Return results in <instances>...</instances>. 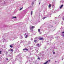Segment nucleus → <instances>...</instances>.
<instances>
[{
    "instance_id": "f257e3e1",
    "label": "nucleus",
    "mask_w": 64,
    "mask_h": 64,
    "mask_svg": "<svg viewBox=\"0 0 64 64\" xmlns=\"http://www.w3.org/2000/svg\"><path fill=\"white\" fill-rule=\"evenodd\" d=\"M35 28V26H32L30 28V30H32V29H33V28Z\"/></svg>"
},
{
    "instance_id": "f03ea898",
    "label": "nucleus",
    "mask_w": 64,
    "mask_h": 64,
    "mask_svg": "<svg viewBox=\"0 0 64 64\" xmlns=\"http://www.w3.org/2000/svg\"><path fill=\"white\" fill-rule=\"evenodd\" d=\"M23 50L24 51V50H26V51H28V49H27V48H24L23 49Z\"/></svg>"
},
{
    "instance_id": "7ed1b4c3",
    "label": "nucleus",
    "mask_w": 64,
    "mask_h": 64,
    "mask_svg": "<svg viewBox=\"0 0 64 64\" xmlns=\"http://www.w3.org/2000/svg\"><path fill=\"white\" fill-rule=\"evenodd\" d=\"M62 36L63 37H64V32H62Z\"/></svg>"
},
{
    "instance_id": "20e7f679",
    "label": "nucleus",
    "mask_w": 64,
    "mask_h": 64,
    "mask_svg": "<svg viewBox=\"0 0 64 64\" xmlns=\"http://www.w3.org/2000/svg\"><path fill=\"white\" fill-rule=\"evenodd\" d=\"M43 38H40L39 39V40H43Z\"/></svg>"
},
{
    "instance_id": "39448f33",
    "label": "nucleus",
    "mask_w": 64,
    "mask_h": 64,
    "mask_svg": "<svg viewBox=\"0 0 64 64\" xmlns=\"http://www.w3.org/2000/svg\"><path fill=\"white\" fill-rule=\"evenodd\" d=\"M63 6V5H62L61 6H60V8L61 9V8H62Z\"/></svg>"
},
{
    "instance_id": "423d86ee",
    "label": "nucleus",
    "mask_w": 64,
    "mask_h": 64,
    "mask_svg": "<svg viewBox=\"0 0 64 64\" xmlns=\"http://www.w3.org/2000/svg\"><path fill=\"white\" fill-rule=\"evenodd\" d=\"M51 7V4H50L48 6V8H50Z\"/></svg>"
},
{
    "instance_id": "0eeeda50",
    "label": "nucleus",
    "mask_w": 64,
    "mask_h": 64,
    "mask_svg": "<svg viewBox=\"0 0 64 64\" xmlns=\"http://www.w3.org/2000/svg\"><path fill=\"white\" fill-rule=\"evenodd\" d=\"M10 47L11 48H12L13 47V46H12V45H10Z\"/></svg>"
},
{
    "instance_id": "6e6552de",
    "label": "nucleus",
    "mask_w": 64,
    "mask_h": 64,
    "mask_svg": "<svg viewBox=\"0 0 64 64\" xmlns=\"http://www.w3.org/2000/svg\"><path fill=\"white\" fill-rule=\"evenodd\" d=\"M37 41L36 40H34V42H35V43H37Z\"/></svg>"
},
{
    "instance_id": "1a4fd4ad",
    "label": "nucleus",
    "mask_w": 64,
    "mask_h": 64,
    "mask_svg": "<svg viewBox=\"0 0 64 64\" xmlns=\"http://www.w3.org/2000/svg\"><path fill=\"white\" fill-rule=\"evenodd\" d=\"M38 30L39 32H40V29H38Z\"/></svg>"
},
{
    "instance_id": "9d476101",
    "label": "nucleus",
    "mask_w": 64,
    "mask_h": 64,
    "mask_svg": "<svg viewBox=\"0 0 64 64\" xmlns=\"http://www.w3.org/2000/svg\"><path fill=\"white\" fill-rule=\"evenodd\" d=\"M10 50L12 51V52H13V49H11Z\"/></svg>"
},
{
    "instance_id": "9b49d317",
    "label": "nucleus",
    "mask_w": 64,
    "mask_h": 64,
    "mask_svg": "<svg viewBox=\"0 0 64 64\" xmlns=\"http://www.w3.org/2000/svg\"><path fill=\"white\" fill-rule=\"evenodd\" d=\"M22 9H23V7H22V8H21L20 9V10H22Z\"/></svg>"
},
{
    "instance_id": "f8f14e48",
    "label": "nucleus",
    "mask_w": 64,
    "mask_h": 64,
    "mask_svg": "<svg viewBox=\"0 0 64 64\" xmlns=\"http://www.w3.org/2000/svg\"><path fill=\"white\" fill-rule=\"evenodd\" d=\"M27 37H28V34L27 35L26 37H25V38H27Z\"/></svg>"
},
{
    "instance_id": "ddd939ff",
    "label": "nucleus",
    "mask_w": 64,
    "mask_h": 64,
    "mask_svg": "<svg viewBox=\"0 0 64 64\" xmlns=\"http://www.w3.org/2000/svg\"><path fill=\"white\" fill-rule=\"evenodd\" d=\"M13 18H16V17L15 16V17H13Z\"/></svg>"
},
{
    "instance_id": "4468645a",
    "label": "nucleus",
    "mask_w": 64,
    "mask_h": 64,
    "mask_svg": "<svg viewBox=\"0 0 64 64\" xmlns=\"http://www.w3.org/2000/svg\"><path fill=\"white\" fill-rule=\"evenodd\" d=\"M32 13H33V11H32V12H31V15H32Z\"/></svg>"
},
{
    "instance_id": "2eb2a0df",
    "label": "nucleus",
    "mask_w": 64,
    "mask_h": 64,
    "mask_svg": "<svg viewBox=\"0 0 64 64\" xmlns=\"http://www.w3.org/2000/svg\"><path fill=\"white\" fill-rule=\"evenodd\" d=\"M38 59H39V60H40V58H38Z\"/></svg>"
},
{
    "instance_id": "dca6fc26",
    "label": "nucleus",
    "mask_w": 64,
    "mask_h": 64,
    "mask_svg": "<svg viewBox=\"0 0 64 64\" xmlns=\"http://www.w3.org/2000/svg\"><path fill=\"white\" fill-rule=\"evenodd\" d=\"M2 52V51H0V54H1V52Z\"/></svg>"
},
{
    "instance_id": "f3484780",
    "label": "nucleus",
    "mask_w": 64,
    "mask_h": 64,
    "mask_svg": "<svg viewBox=\"0 0 64 64\" xmlns=\"http://www.w3.org/2000/svg\"><path fill=\"white\" fill-rule=\"evenodd\" d=\"M45 18H46V17H44V18H43V19H45Z\"/></svg>"
},
{
    "instance_id": "a211bd4d",
    "label": "nucleus",
    "mask_w": 64,
    "mask_h": 64,
    "mask_svg": "<svg viewBox=\"0 0 64 64\" xmlns=\"http://www.w3.org/2000/svg\"><path fill=\"white\" fill-rule=\"evenodd\" d=\"M53 54H55V52H53Z\"/></svg>"
},
{
    "instance_id": "6ab92c4d",
    "label": "nucleus",
    "mask_w": 64,
    "mask_h": 64,
    "mask_svg": "<svg viewBox=\"0 0 64 64\" xmlns=\"http://www.w3.org/2000/svg\"><path fill=\"white\" fill-rule=\"evenodd\" d=\"M37 45L39 46V44H37Z\"/></svg>"
},
{
    "instance_id": "aec40b11",
    "label": "nucleus",
    "mask_w": 64,
    "mask_h": 64,
    "mask_svg": "<svg viewBox=\"0 0 64 64\" xmlns=\"http://www.w3.org/2000/svg\"><path fill=\"white\" fill-rule=\"evenodd\" d=\"M31 40H33V38H32L31 39Z\"/></svg>"
},
{
    "instance_id": "412c9836",
    "label": "nucleus",
    "mask_w": 64,
    "mask_h": 64,
    "mask_svg": "<svg viewBox=\"0 0 64 64\" xmlns=\"http://www.w3.org/2000/svg\"><path fill=\"white\" fill-rule=\"evenodd\" d=\"M6 60H8V58H6Z\"/></svg>"
},
{
    "instance_id": "4be33fe9",
    "label": "nucleus",
    "mask_w": 64,
    "mask_h": 64,
    "mask_svg": "<svg viewBox=\"0 0 64 64\" xmlns=\"http://www.w3.org/2000/svg\"><path fill=\"white\" fill-rule=\"evenodd\" d=\"M25 35H26V33H25Z\"/></svg>"
},
{
    "instance_id": "5701e85b",
    "label": "nucleus",
    "mask_w": 64,
    "mask_h": 64,
    "mask_svg": "<svg viewBox=\"0 0 64 64\" xmlns=\"http://www.w3.org/2000/svg\"><path fill=\"white\" fill-rule=\"evenodd\" d=\"M55 62H57V61H55Z\"/></svg>"
},
{
    "instance_id": "b1692460",
    "label": "nucleus",
    "mask_w": 64,
    "mask_h": 64,
    "mask_svg": "<svg viewBox=\"0 0 64 64\" xmlns=\"http://www.w3.org/2000/svg\"><path fill=\"white\" fill-rule=\"evenodd\" d=\"M54 5H52V7H54Z\"/></svg>"
},
{
    "instance_id": "393cba45",
    "label": "nucleus",
    "mask_w": 64,
    "mask_h": 64,
    "mask_svg": "<svg viewBox=\"0 0 64 64\" xmlns=\"http://www.w3.org/2000/svg\"><path fill=\"white\" fill-rule=\"evenodd\" d=\"M63 60V58L62 59V60Z\"/></svg>"
},
{
    "instance_id": "a878e982",
    "label": "nucleus",
    "mask_w": 64,
    "mask_h": 64,
    "mask_svg": "<svg viewBox=\"0 0 64 64\" xmlns=\"http://www.w3.org/2000/svg\"><path fill=\"white\" fill-rule=\"evenodd\" d=\"M49 61H50V60H49Z\"/></svg>"
},
{
    "instance_id": "bb28decb",
    "label": "nucleus",
    "mask_w": 64,
    "mask_h": 64,
    "mask_svg": "<svg viewBox=\"0 0 64 64\" xmlns=\"http://www.w3.org/2000/svg\"><path fill=\"white\" fill-rule=\"evenodd\" d=\"M8 51H10V50H9Z\"/></svg>"
},
{
    "instance_id": "cd10ccee",
    "label": "nucleus",
    "mask_w": 64,
    "mask_h": 64,
    "mask_svg": "<svg viewBox=\"0 0 64 64\" xmlns=\"http://www.w3.org/2000/svg\"><path fill=\"white\" fill-rule=\"evenodd\" d=\"M40 3H39V4H40Z\"/></svg>"
}]
</instances>
